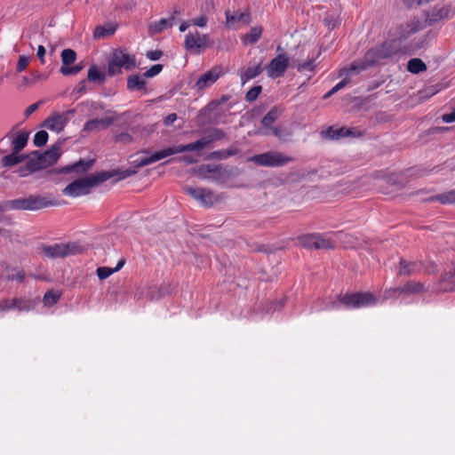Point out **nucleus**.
Wrapping results in <instances>:
<instances>
[{"mask_svg": "<svg viewBox=\"0 0 455 455\" xmlns=\"http://www.w3.org/2000/svg\"><path fill=\"white\" fill-rule=\"evenodd\" d=\"M227 137L226 132L219 128H210L204 131V135L195 142L187 145H178L166 148L163 150L157 151L149 156H143L137 160L138 167H144L160 161L167 156L188 152V151H201L209 148L212 143L217 140H223Z\"/></svg>", "mask_w": 455, "mask_h": 455, "instance_id": "f257e3e1", "label": "nucleus"}, {"mask_svg": "<svg viewBox=\"0 0 455 455\" xmlns=\"http://www.w3.org/2000/svg\"><path fill=\"white\" fill-rule=\"evenodd\" d=\"M401 52L402 47L396 40H387L381 44L368 50L362 60H355L348 67L340 68L339 76L360 74L367 68L380 64L382 60L389 59Z\"/></svg>", "mask_w": 455, "mask_h": 455, "instance_id": "f03ea898", "label": "nucleus"}, {"mask_svg": "<svg viewBox=\"0 0 455 455\" xmlns=\"http://www.w3.org/2000/svg\"><path fill=\"white\" fill-rule=\"evenodd\" d=\"M111 177L112 174L108 172H100L96 174H91L71 182L62 190V193L63 195L71 197L84 196L89 194L92 188L109 180Z\"/></svg>", "mask_w": 455, "mask_h": 455, "instance_id": "7ed1b4c3", "label": "nucleus"}, {"mask_svg": "<svg viewBox=\"0 0 455 455\" xmlns=\"http://www.w3.org/2000/svg\"><path fill=\"white\" fill-rule=\"evenodd\" d=\"M60 156V145L54 144L48 150L40 153L36 150L27 156V169L30 172L54 164Z\"/></svg>", "mask_w": 455, "mask_h": 455, "instance_id": "20e7f679", "label": "nucleus"}, {"mask_svg": "<svg viewBox=\"0 0 455 455\" xmlns=\"http://www.w3.org/2000/svg\"><path fill=\"white\" fill-rule=\"evenodd\" d=\"M56 202L48 197L30 195L28 197L17 198L6 202L7 211L23 210V211H37L43 208L55 205Z\"/></svg>", "mask_w": 455, "mask_h": 455, "instance_id": "39448f33", "label": "nucleus"}, {"mask_svg": "<svg viewBox=\"0 0 455 455\" xmlns=\"http://www.w3.org/2000/svg\"><path fill=\"white\" fill-rule=\"evenodd\" d=\"M136 67V58L125 52L124 50L116 49L108 63V76H114L122 73V68L131 70Z\"/></svg>", "mask_w": 455, "mask_h": 455, "instance_id": "423d86ee", "label": "nucleus"}, {"mask_svg": "<svg viewBox=\"0 0 455 455\" xmlns=\"http://www.w3.org/2000/svg\"><path fill=\"white\" fill-rule=\"evenodd\" d=\"M28 137V132L17 131L16 127H13L0 140V153L4 154L12 150L20 152L27 146Z\"/></svg>", "mask_w": 455, "mask_h": 455, "instance_id": "0eeeda50", "label": "nucleus"}, {"mask_svg": "<svg viewBox=\"0 0 455 455\" xmlns=\"http://www.w3.org/2000/svg\"><path fill=\"white\" fill-rule=\"evenodd\" d=\"M248 160L259 166L275 168L293 162L294 158L278 151H267L252 156Z\"/></svg>", "mask_w": 455, "mask_h": 455, "instance_id": "6e6552de", "label": "nucleus"}, {"mask_svg": "<svg viewBox=\"0 0 455 455\" xmlns=\"http://www.w3.org/2000/svg\"><path fill=\"white\" fill-rule=\"evenodd\" d=\"M424 28L422 22L417 19H411L405 23H402L389 31L391 40H396L401 45V42L409 38L411 35L420 31Z\"/></svg>", "mask_w": 455, "mask_h": 455, "instance_id": "1a4fd4ad", "label": "nucleus"}, {"mask_svg": "<svg viewBox=\"0 0 455 455\" xmlns=\"http://www.w3.org/2000/svg\"><path fill=\"white\" fill-rule=\"evenodd\" d=\"M378 299L371 292H356L346 294L340 302L349 307H364L373 306Z\"/></svg>", "mask_w": 455, "mask_h": 455, "instance_id": "9d476101", "label": "nucleus"}, {"mask_svg": "<svg viewBox=\"0 0 455 455\" xmlns=\"http://www.w3.org/2000/svg\"><path fill=\"white\" fill-rule=\"evenodd\" d=\"M42 250L46 257L57 259L77 253L79 246L76 243H56L53 245H44Z\"/></svg>", "mask_w": 455, "mask_h": 455, "instance_id": "9b49d317", "label": "nucleus"}, {"mask_svg": "<svg viewBox=\"0 0 455 455\" xmlns=\"http://www.w3.org/2000/svg\"><path fill=\"white\" fill-rule=\"evenodd\" d=\"M209 36L199 33L197 30L189 32L185 36V47L193 53H201L208 46Z\"/></svg>", "mask_w": 455, "mask_h": 455, "instance_id": "f8f14e48", "label": "nucleus"}, {"mask_svg": "<svg viewBox=\"0 0 455 455\" xmlns=\"http://www.w3.org/2000/svg\"><path fill=\"white\" fill-rule=\"evenodd\" d=\"M184 191L204 206H212L218 201L215 194L208 188L188 186Z\"/></svg>", "mask_w": 455, "mask_h": 455, "instance_id": "ddd939ff", "label": "nucleus"}, {"mask_svg": "<svg viewBox=\"0 0 455 455\" xmlns=\"http://www.w3.org/2000/svg\"><path fill=\"white\" fill-rule=\"evenodd\" d=\"M289 65V59L285 53L278 54L267 67V74L270 78L282 76Z\"/></svg>", "mask_w": 455, "mask_h": 455, "instance_id": "4468645a", "label": "nucleus"}, {"mask_svg": "<svg viewBox=\"0 0 455 455\" xmlns=\"http://www.w3.org/2000/svg\"><path fill=\"white\" fill-rule=\"evenodd\" d=\"M223 69L220 66H215L206 73L203 74L196 82L195 87L198 91H203L212 86L221 76Z\"/></svg>", "mask_w": 455, "mask_h": 455, "instance_id": "2eb2a0df", "label": "nucleus"}, {"mask_svg": "<svg viewBox=\"0 0 455 455\" xmlns=\"http://www.w3.org/2000/svg\"><path fill=\"white\" fill-rule=\"evenodd\" d=\"M199 175L209 180L217 181L227 174V171L221 165L204 164L199 168Z\"/></svg>", "mask_w": 455, "mask_h": 455, "instance_id": "dca6fc26", "label": "nucleus"}, {"mask_svg": "<svg viewBox=\"0 0 455 455\" xmlns=\"http://www.w3.org/2000/svg\"><path fill=\"white\" fill-rule=\"evenodd\" d=\"M68 124V119L65 115H61L60 112H54L49 117H47L44 123V126L47 129L60 133L64 130Z\"/></svg>", "mask_w": 455, "mask_h": 455, "instance_id": "f3484780", "label": "nucleus"}, {"mask_svg": "<svg viewBox=\"0 0 455 455\" xmlns=\"http://www.w3.org/2000/svg\"><path fill=\"white\" fill-rule=\"evenodd\" d=\"M115 120H116L115 116H107V117L101 118V119H98V118L92 119V120L87 121L84 124L83 131L90 132H94V131L100 130V129H107L114 123Z\"/></svg>", "mask_w": 455, "mask_h": 455, "instance_id": "a211bd4d", "label": "nucleus"}, {"mask_svg": "<svg viewBox=\"0 0 455 455\" xmlns=\"http://www.w3.org/2000/svg\"><path fill=\"white\" fill-rule=\"evenodd\" d=\"M262 60H260L258 63H255L253 65H250L246 69L242 70L240 72V78L243 84H244L246 82L250 81L251 79L255 78L259 75H260L263 71L262 68Z\"/></svg>", "mask_w": 455, "mask_h": 455, "instance_id": "6ab92c4d", "label": "nucleus"}, {"mask_svg": "<svg viewBox=\"0 0 455 455\" xmlns=\"http://www.w3.org/2000/svg\"><path fill=\"white\" fill-rule=\"evenodd\" d=\"M127 89L131 92H147L145 76L142 75H131L127 77Z\"/></svg>", "mask_w": 455, "mask_h": 455, "instance_id": "aec40b11", "label": "nucleus"}, {"mask_svg": "<svg viewBox=\"0 0 455 455\" xmlns=\"http://www.w3.org/2000/svg\"><path fill=\"white\" fill-rule=\"evenodd\" d=\"M94 160L93 159H81L77 163L68 165L61 169V172L63 173H68L70 172H74L76 173H84L87 172L89 169L92 168L93 165Z\"/></svg>", "mask_w": 455, "mask_h": 455, "instance_id": "412c9836", "label": "nucleus"}, {"mask_svg": "<svg viewBox=\"0 0 455 455\" xmlns=\"http://www.w3.org/2000/svg\"><path fill=\"white\" fill-rule=\"evenodd\" d=\"M175 14H180V11L175 10L170 18L161 19L156 22L151 23L149 25V31L152 34H157L172 27L174 24Z\"/></svg>", "mask_w": 455, "mask_h": 455, "instance_id": "4be33fe9", "label": "nucleus"}, {"mask_svg": "<svg viewBox=\"0 0 455 455\" xmlns=\"http://www.w3.org/2000/svg\"><path fill=\"white\" fill-rule=\"evenodd\" d=\"M422 269V264L419 262H411L405 259L400 260L399 275H411L419 273Z\"/></svg>", "mask_w": 455, "mask_h": 455, "instance_id": "5701e85b", "label": "nucleus"}, {"mask_svg": "<svg viewBox=\"0 0 455 455\" xmlns=\"http://www.w3.org/2000/svg\"><path fill=\"white\" fill-rule=\"evenodd\" d=\"M226 22L228 27H235L237 23L243 22L248 24L250 22V14L247 12H226Z\"/></svg>", "mask_w": 455, "mask_h": 455, "instance_id": "b1692460", "label": "nucleus"}, {"mask_svg": "<svg viewBox=\"0 0 455 455\" xmlns=\"http://www.w3.org/2000/svg\"><path fill=\"white\" fill-rule=\"evenodd\" d=\"M25 272L20 269H16L11 267H6L1 274V278L6 281H19L23 282L25 280Z\"/></svg>", "mask_w": 455, "mask_h": 455, "instance_id": "393cba45", "label": "nucleus"}, {"mask_svg": "<svg viewBox=\"0 0 455 455\" xmlns=\"http://www.w3.org/2000/svg\"><path fill=\"white\" fill-rule=\"evenodd\" d=\"M424 291H425L424 284L419 282H417V283L409 282V283H405L403 286L395 288L394 290L395 292L409 293V294L420 293V292H423Z\"/></svg>", "mask_w": 455, "mask_h": 455, "instance_id": "a878e982", "label": "nucleus"}, {"mask_svg": "<svg viewBox=\"0 0 455 455\" xmlns=\"http://www.w3.org/2000/svg\"><path fill=\"white\" fill-rule=\"evenodd\" d=\"M335 247V241H333L326 234H315V249L317 250H329Z\"/></svg>", "mask_w": 455, "mask_h": 455, "instance_id": "bb28decb", "label": "nucleus"}, {"mask_svg": "<svg viewBox=\"0 0 455 455\" xmlns=\"http://www.w3.org/2000/svg\"><path fill=\"white\" fill-rule=\"evenodd\" d=\"M324 137L330 140H339L340 138L348 137L352 134V131L346 127H341L339 129H334L333 127H330L324 132Z\"/></svg>", "mask_w": 455, "mask_h": 455, "instance_id": "cd10ccee", "label": "nucleus"}, {"mask_svg": "<svg viewBox=\"0 0 455 455\" xmlns=\"http://www.w3.org/2000/svg\"><path fill=\"white\" fill-rule=\"evenodd\" d=\"M116 27L111 23L99 26L95 28L93 36L96 39H100L106 36H112L116 32Z\"/></svg>", "mask_w": 455, "mask_h": 455, "instance_id": "c85d7f7f", "label": "nucleus"}, {"mask_svg": "<svg viewBox=\"0 0 455 455\" xmlns=\"http://www.w3.org/2000/svg\"><path fill=\"white\" fill-rule=\"evenodd\" d=\"M20 152H15L12 150V152L2 158V164L4 167H11L15 164H18L25 160L24 156H19Z\"/></svg>", "mask_w": 455, "mask_h": 455, "instance_id": "c756f323", "label": "nucleus"}, {"mask_svg": "<svg viewBox=\"0 0 455 455\" xmlns=\"http://www.w3.org/2000/svg\"><path fill=\"white\" fill-rule=\"evenodd\" d=\"M428 201H438L442 204H455V189L431 196Z\"/></svg>", "mask_w": 455, "mask_h": 455, "instance_id": "7c9ffc66", "label": "nucleus"}, {"mask_svg": "<svg viewBox=\"0 0 455 455\" xmlns=\"http://www.w3.org/2000/svg\"><path fill=\"white\" fill-rule=\"evenodd\" d=\"M262 28L261 27H253L250 29L248 33H246L243 41L245 44H255L261 36Z\"/></svg>", "mask_w": 455, "mask_h": 455, "instance_id": "2f4dec72", "label": "nucleus"}, {"mask_svg": "<svg viewBox=\"0 0 455 455\" xmlns=\"http://www.w3.org/2000/svg\"><path fill=\"white\" fill-rule=\"evenodd\" d=\"M407 69L412 74H419L427 70V65L419 58L411 59L407 63Z\"/></svg>", "mask_w": 455, "mask_h": 455, "instance_id": "473e14b6", "label": "nucleus"}, {"mask_svg": "<svg viewBox=\"0 0 455 455\" xmlns=\"http://www.w3.org/2000/svg\"><path fill=\"white\" fill-rule=\"evenodd\" d=\"M87 78L91 82L103 84L105 82V74L99 71L95 66H92L88 70Z\"/></svg>", "mask_w": 455, "mask_h": 455, "instance_id": "72a5a7b5", "label": "nucleus"}, {"mask_svg": "<svg viewBox=\"0 0 455 455\" xmlns=\"http://www.w3.org/2000/svg\"><path fill=\"white\" fill-rule=\"evenodd\" d=\"M17 310L19 311H30L36 306V301L34 299H25V298H17Z\"/></svg>", "mask_w": 455, "mask_h": 455, "instance_id": "f704fd0d", "label": "nucleus"}, {"mask_svg": "<svg viewBox=\"0 0 455 455\" xmlns=\"http://www.w3.org/2000/svg\"><path fill=\"white\" fill-rule=\"evenodd\" d=\"M278 117V109L276 108H273L270 109L267 115L261 120V124L264 127H270L271 124L277 119Z\"/></svg>", "mask_w": 455, "mask_h": 455, "instance_id": "c9c22d12", "label": "nucleus"}, {"mask_svg": "<svg viewBox=\"0 0 455 455\" xmlns=\"http://www.w3.org/2000/svg\"><path fill=\"white\" fill-rule=\"evenodd\" d=\"M315 59L312 58L309 60L307 61H294V67L298 69L299 72L303 71H313L315 68Z\"/></svg>", "mask_w": 455, "mask_h": 455, "instance_id": "e433bc0d", "label": "nucleus"}, {"mask_svg": "<svg viewBox=\"0 0 455 455\" xmlns=\"http://www.w3.org/2000/svg\"><path fill=\"white\" fill-rule=\"evenodd\" d=\"M76 53L71 49H64L61 52V61L64 65H70L75 62Z\"/></svg>", "mask_w": 455, "mask_h": 455, "instance_id": "4c0bfd02", "label": "nucleus"}, {"mask_svg": "<svg viewBox=\"0 0 455 455\" xmlns=\"http://www.w3.org/2000/svg\"><path fill=\"white\" fill-rule=\"evenodd\" d=\"M60 295L53 291H47L43 299V301L45 306L51 307L58 302L60 299Z\"/></svg>", "mask_w": 455, "mask_h": 455, "instance_id": "58836bf2", "label": "nucleus"}, {"mask_svg": "<svg viewBox=\"0 0 455 455\" xmlns=\"http://www.w3.org/2000/svg\"><path fill=\"white\" fill-rule=\"evenodd\" d=\"M299 240L303 247L315 249V234L302 235L299 238Z\"/></svg>", "mask_w": 455, "mask_h": 455, "instance_id": "ea45409f", "label": "nucleus"}, {"mask_svg": "<svg viewBox=\"0 0 455 455\" xmlns=\"http://www.w3.org/2000/svg\"><path fill=\"white\" fill-rule=\"evenodd\" d=\"M48 140V133L45 131L37 132L33 140V143L36 147H43L47 143Z\"/></svg>", "mask_w": 455, "mask_h": 455, "instance_id": "a19ab883", "label": "nucleus"}, {"mask_svg": "<svg viewBox=\"0 0 455 455\" xmlns=\"http://www.w3.org/2000/svg\"><path fill=\"white\" fill-rule=\"evenodd\" d=\"M17 298L5 299L0 302V312L17 309Z\"/></svg>", "mask_w": 455, "mask_h": 455, "instance_id": "79ce46f5", "label": "nucleus"}, {"mask_svg": "<svg viewBox=\"0 0 455 455\" xmlns=\"http://www.w3.org/2000/svg\"><path fill=\"white\" fill-rule=\"evenodd\" d=\"M446 281L449 282L448 285L442 287V290H443L444 291H450L455 286V275L451 272L445 274L442 277L441 282L443 283Z\"/></svg>", "mask_w": 455, "mask_h": 455, "instance_id": "37998d69", "label": "nucleus"}, {"mask_svg": "<svg viewBox=\"0 0 455 455\" xmlns=\"http://www.w3.org/2000/svg\"><path fill=\"white\" fill-rule=\"evenodd\" d=\"M83 69L82 64H77L73 67H61L60 68V73L63 76H71V75H76Z\"/></svg>", "mask_w": 455, "mask_h": 455, "instance_id": "c03bdc74", "label": "nucleus"}, {"mask_svg": "<svg viewBox=\"0 0 455 455\" xmlns=\"http://www.w3.org/2000/svg\"><path fill=\"white\" fill-rule=\"evenodd\" d=\"M261 86L260 85H257V86H253L251 90H249L246 93V96H245V99L247 101H253L255 100L259 93L261 92Z\"/></svg>", "mask_w": 455, "mask_h": 455, "instance_id": "a18cd8bd", "label": "nucleus"}, {"mask_svg": "<svg viewBox=\"0 0 455 455\" xmlns=\"http://www.w3.org/2000/svg\"><path fill=\"white\" fill-rule=\"evenodd\" d=\"M163 70V65L156 64L143 73L145 78H152L157 76Z\"/></svg>", "mask_w": 455, "mask_h": 455, "instance_id": "49530a36", "label": "nucleus"}, {"mask_svg": "<svg viewBox=\"0 0 455 455\" xmlns=\"http://www.w3.org/2000/svg\"><path fill=\"white\" fill-rule=\"evenodd\" d=\"M357 74H350L348 76H342L343 79L339 82L334 87L331 88V92H337L339 90L345 88L350 82L349 77L351 76H356Z\"/></svg>", "mask_w": 455, "mask_h": 455, "instance_id": "de8ad7c7", "label": "nucleus"}, {"mask_svg": "<svg viewBox=\"0 0 455 455\" xmlns=\"http://www.w3.org/2000/svg\"><path fill=\"white\" fill-rule=\"evenodd\" d=\"M113 273V269L108 267H100L97 268V275L100 280L107 279Z\"/></svg>", "mask_w": 455, "mask_h": 455, "instance_id": "09e8293b", "label": "nucleus"}, {"mask_svg": "<svg viewBox=\"0 0 455 455\" xmlns=\"http://www.w3.org/2000/svg\"><path fill=\"white\" fill-rule=\"evenodd\" d=\"M29 62H30V58L28 56H25V55L20 56V58L18 60L17 67H16L17 71L18 72L23 71L28 67Z\"/></svg>", "mask_w": 455, "mask_h": 455, "instance_id": "8fccbe9b", "label": "nucleus"}, {"mask_svg": "<svg viewBox=\"0 0 455 455\" xmlns=\"http://www.w3.org/2000/svg\"><path fill=\"white\" fill-rule=\"evenodd\" d=\"M446 11L444 9H440L436 12H433L429 17V20L431 22H435L441 19H443L444 17V15L446 14Z\"/></svg>", "mask_w": 455, "mask_h": 455, "instance_id": "3c124183", "label": "nucleus"}, {"mask_svg": "<svg viewBox=\"0 0 455 455\" xmlns=\"http://www.w3.org/2000/svg\"><path fill=\"white\" fill-rule=\"evenodd\" d=\"M207 21H208V18L205 15H202L198 18L191 20V24L204 28L206 26Z\"/></svg>", "mask_w": 455, "mask_h": 455, "instance_id": "603ef678", "label": "nucleus"}, {"mask_svg": "<svg viewBox=\"0 0 455 455\" xmlns=\"http://www.w3.org/2000/svg\"><path fill=\"white\" fill-rule=\"evenodd\" d=\"M132 140V137L127 132H122L116 137V142L129 143Z\"/></svg>", "mask_w": 455, "mask_h": 455, "instance_id": "864d4df0", "label": "nucleus"}, {"mask_svg": "<svg viewBox=\"0 0 455 455\" xmlns=\"http://www.w3.org/2000/svg\"><path fill=\"white\" fill-rule=\"evenodd\" d=\"M163 53L161 51H149L147 52L146 56L150 60H158L162 57Z\"/></svg>", "mask_w": 455, "mask_h": 455, "instance_id": "5fc2aeb1", "label": "nucleus"}, {"mask_svg": "<svg viewBox=\"0 0 455 455\" xmlns=\"http://www.w3.org/2000/svg\"><path fill=\"white\" fill-rule=\"evenodd\" d=\"M41 103L42 102L39 101V102H36V103H34V104H31L30 106H28L24 112L25 116H29L31 114H33L39 108Z\"/></svg>", "mask_w": 455, "mask_h": 455, "instance_id": "6e6d98bb", "label": "nucleus"}, {"mask_svg": "<svg viewBox=\"0 0 455 455\" xmlns=\"http://www.w3.org/2000/svg\"><path fill=\"white\" fill-rule=\"evenodd\" d=\"M177 120V115L175 113L169 114L164 120V124L167 126L172 124Z\"/></svg>", "mask_w": 455, "mask_h": 455, "instance_id": "4d7b16f0", "label": "nucleus"}, {"mask_svg": "<svg viewBox=\"0 0 455 455\" xmlns=\"http://www.w3.org/2000/svg\"><path fill=\"white\" fill-rule=\"evenodd\" d=\"M220 104V101L218 100H212L210 102L204 109L203 111H213L217 107H219Z\"/></svg>", "mask_w": 455, "mask_h": 455, "instance_id": "13d9d810", "label": "nucleus"}, {"mask_svg": "<svg viewBox=\"0 0 455 455\" xmlns=\"http://www.w3.org/2000/svg\"><path fill=\"white\" fill-rule=\"evenodd\" d=\"M37 57L40 59L41 63H44L45 48L43 45H39L37 48Z\"/></svg>", "mask_w": 455, "mask_h": 455, "instance_id": "bf43d9fd", "label": "nucleus"}, {"mask_svg": "<svg viewBox=\"0 0 455 455\" xmlns=\"http://www.w3.org/2000/svg\"><path fill=\"white\" fill-rule=\"evenodd\" d=\"M442 118L444 123L451 124L455 121V114H453V112H451L449 114L443 115Z\"/></svg>", "mask_w": 455, "mask_h": 455, "instance_id": "052dcab7", "label": "nucleus"}, {"mask_svg": "<svg viewBox=\"0 0 455 455\" xmlns=\"http://www.w3.org/2000/svg\"><path fill=\"white\" fill-rule=\"evenodd\" d=\"M179 161L180 162H184L186 163L187 164H194L196 162V159L194 158L193 156H183L179 158Z\"/></svg>", "mask_w": 455, "mask_h": 455, "instance_id": "680f3d73", "label": "nucleus"}, {"mask_svg": "<svg viewBox=\"0 0 455 455\" xmlns=\"http://www.w3.org/2000/svg\"><path fill=\"white\" fill-rule=\"evenodd\" d=\"M270 131H271V133L273 135H275V137L277 138H281L282 136V133H281V130L278 128V127H267Z\"/></svg>", "mask_w": 455, "mask_h": 455, "instance_id": "e2e57ef3", "label": "nucleus"}, {"mask_svg": "<svg viewBox=\"0 0 455 455\" xmlns=\"http://www.w3.org/2000/svg\"><path fill=\"white\" fill-rule=\"evenodd\" d=\"M191 25H192V24H191V20L182 22V23L180 24V32H184V31H186V30L188 29V28L189 26H191Z\"/></svg>", "mask_w": 455, "mask_h": 455, "instance_id": "0e129e2a", "label": "nucleus"}, {"mask_svg": "<svg viewBox=\"0 0 455 455\" xmlns=\"http://www.w3.org/2000/svg\"><path fill=\"white\" fill-rule=\"evenodd\" d=\"M76 114V109H69L66 112H62L61 115H65L66 118L68 119V122L69 121L70 117L73 116Z\"/></svg>", "mask_w": 455, "mask_h": 455, "instance_id": "69168bd1", "label": "nucleus"}, {"mask_svg": "<svg viewBox=\"0 0 455 455\" xmlns=\"http://www.w3.org/2000/svg\"><path fill=\"white\" fill-rule=\"evenodd\" d=\"M124 263H125V260L124 259H120L118 261L116 267L115 268H112L114 273L117 272L118 270H120L124 267Z\"/></svg>", "mask_w": 455, "mask_h": 455, "instance_id": "338daca9", "label": "nucleus"}, {"mask_svg": "<svg viewBox=\"0 0 455 455\" xmlns=\"http://www.w3.org/2000/svg\"><path fill=\"white\" fill-rule=\"evenodd\" d=\"M85 91V82L82 81L77 86V92H83Z\"/></svg>", "mask_w": 455, "mask_h": 455, "instance_id": "774afa93", "label": "nucleus"}]
</instances>
